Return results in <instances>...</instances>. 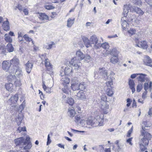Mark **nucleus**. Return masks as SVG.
<instances>
[{
  "label": "nucleus",
  "mask_w": 152,
  "mask_h": 152,
  "mask_svg": "<svg viewBox=\"0 0 152 152\" xmlns=\"http://www.w3.org/2000/svg\"><path fill=\"white\" fill-rule=\"evenodd\" d=\"M30 137L27 136L25 140H24V139L23 137H21L15 139V142L17 146L21 145L23 146L24 145H26L24 147V149H29L32 147L31 143L30 141Z\"/></svg>",
  "instance_id": "nucleus-1"
},
{
  "label": "nucleus",
  "mask_w": 152,
  "mask_h": 152,
  "mask_svg": "<svg viewBox=\"0 0 152 152\" xmlns=\"http://www.w3.org/2000/svg\"><path fill=\"white\" fill-rule=\"evenodd\" d=\"M114 75L115 73L111 71L110 75L106 79V85L107 87L110 88L107 89L106 92L107 94L110 96H112L113 94L111 86L113 84V80L115 79L114 77Z\"/></svg>",
  "instance_id": "nucleus-2"
},
{
  "label": "nucleus",
  "mask_w": 152,
  "mask_h": 152,
  "mask_svg": "<svg viewBox=\"0 0 152 152\" xmlns=\"http://www.w3.org/2000/svg\"><path fill=\"white\" fill-rule=\"evenodd\" d=\"M140 140L139 144L141 150L144 151L146 149L145 146L148 145L149 140H151L152 136L151 134L147 133Z\"/></svg>",
  "instance_id": "nucleus-3"
},
{
  "label": "nucleus",
  "mask_w": 152,
  "mask_h": 152,
  "mask_svg": "<svg viewBox=\"0 0 152 152\" xmlns=\"http://www.w3.org/2000/svg\"><path fill=\"white\" fill-rule=\"evenodd\" d=\"M10 63L12 66L9 70V72L10 73H14L15 69L19 67V59L15 57L10 61Z\"/></svg>",
  "instance_id": "nucleus-4"
},
{
  "label": "nucleus",
  "mask_w": 152,
  "mask_h": 152,
  "mask_svg": "<svg viewBox=\"0 0 152 152\" xmlns=\"http://www.w3.org/2000/svg\"><path fill=\"white\" fill-rule=\"evenodd\" d=\"M107 72V70L105 69L104 68H100L97 72L94 73L95 76L96 77H105L108 76Z\"/></svg>",
  "instance_id": "nucleus-5"
},
{
  "label": "nucleus",
  "mask_w": 152,
  "mask_h": 152,
  "mask_svg": "<svg viewBox=\"0 0 152 152\" xmlns=\"http://www.w3.org/2000/svg\"><path fill=\"white\" fill-rule=\"evenodd\" d=\"M141 126L142 129L140 131L141 132L140 137L145 136L146 134L147 133L151 134L148 132V129L145 128V127L147 128L149 126L147 124V121H143L141 124Z\"/></svg>",
  "instance_id": "nucleus-6"
},
{
  "label": "nucleus",
  "mask_w": 152,
  "mask_h": 152,
  "mask_svg": "<svg viewBox=\"0 0 152 152\" xmlns=\"http://www.w3.org/2000/svg\"><path fill=\"white\" fill-rule=\"evenodd\" d=\"M67 64L69 67L74 66L75 69H77L80 66V62L79 60H76V58H73L71 61L67 62Z\"/></svg>",
  "instance_id": "nucleus-7"
},
{
  "label": "nucleus",
  "mask_w": 152,
  "mask_h": 152,
  "mask_svg": "<svg viewBox=\"0 0 152 152\" xmlns=\"http://www.w3.org/2000/svg\"><path fill=\"white\" fill-rule=\"evenodd\" d=\"M16 77L15 75H13L10 74L8 76V80L9 81L11 82H14L15 86H19L21 85V83L20 79H17L15 80Z\"/></svg>",
  "instance_id": "nucleus-8"
},
{
  "label": "nucleus",
  "mask_w": 152,
  "mask_h": 152,
  "mask_svg": "<svg viewBox=\"0 0 152 152\" xmlns=\"http://www.w3.org/2000/svg\"><path fill=\"white\" fill-rule=\"evenodd\" d=\"M94 126H101L102 123L103 122V120L99 116H97L93 119Z\"/></svg>",
  "instance_id": "nucleus-9"
},
{
  "label": "nucleus",
  "mask_w": 152,
  "mask_h": 152,
  "mask_svg": "<svg viewBox=\"0 0 152 152\" xmlns=\"http://www.w3.org/2000/svg\"><path fill=\"white\" fill-rule=\"evenodd\" d=\"M132 19H129L127 18H125V20H124L123 18H122L121 19V23L122 26V27L124 30H126V29H128V28L129 27V25L128 22L127 21H130L132 20Z\"/></svg>",
  "instance_id": "nucleus-10"
},
{
  "label": "nucleus",
  "mask_w": 152,
  "mask_h": 152,
  "mask_svg": "<svg viewBox=\"0 0 152 152\" xmlns=\"http://www.w3.org/2000/svg\"><path fill=\"white\" fill-rule=\"evenodd\" d=\"M137 44L136 45L138 47L144 49H146L148 47V45L146 42L145 41H143L141 42H138V39H136L135 40Z\"/></svg>",
  "instance_id": "nucleus-11"
},
{
  "label": "nucleus",
  "mask_w": 152,
  "mask_h": 152,
  "mask_svg": "<svg viewBox=\"0 0 152 152\" xmlns=\"http://www.w3.org/2000/svg\"><path fill=\"white\" fill-rule=\"evenodd\" d=\"M143 64L152 67V60L147 55H145L144 56L143 59Z\"/></svg>",
  "instance_id": "nucleus-12"
},
{
  "label": "nucleus",
  "mask_w": 152,
  "mask_h": 152,
  "mask_svg": "<svg viewBox=\"0 0 152 152\" xmlns=\"http://www.w3.org/2000/svg\"><path fill=\"white\" fill-rule=\"evenodd\" d=\"M11 66L9 60L4 61L2 63V69L4 70L8 71L9 72V70Z\"/></svg>",
  "instance_id": "nucleus-13"
},
{
  "label": "nucleus",
  "mask_w": 152,
  "mask_h": 152,
  "mask_svg": "<svg viewBox=\"0 0 152 152\" xmlns=\"http://www.w3.org/2000/svg\"><path fill=\"white\" fill-rule=\"evenodd\" d=\"M18 99V95L17 94H16L11 97L10 99L8 100V102L9 104L11 103V104H15L17 103Z\"/></svg>",
  "instance_id": "nucleus-14"
},
{
  "label": "nucleus",
  "mask_w": 152,
  "mask_h": 152,
  "mask_svg": "<svg viewBox=\"0 0 152 152\" xmlns=\"http://www.w3.org/2000/svg\"><path fill=\"white\" fill-rule=\"evenodd\" d=\"M76 55L75 58H77L78 59L77 60L79 61L82 60L85 58V55L80 50L77 51Z\"/></svg>",
  "instance_id": "nucleus-15"
},
{
  "label": "nucleus",
  "mask_w": 152,
  "mask_h": 152,
  "mask_svg": "<svg viewBox=\"0 0 152 152\" xmlns=\"http://www.w3.org/2000/svg\"><path fill=\"white\" fill-rule=\"evenodd\" d=\"M45 64L47 70L48 71L51 72L53 70L52 65L50 63L49 60L48 58H46L45 59Z\"/></svg>",
  "instance_id": "nucleus-16"
},
{
  "label": "nucleus",
  "mask_w": 152,
  "mask_h": 152,
  "mask_svg": "<svg viewBox=\"0 0 152 152\" xmlns=\"http://www.w3.org/2000/svg\"><path fill=\"white\" fill-rule=\"evenodd\" d=\"M39 18L40 20L44 21L40 23V24L47 22V20H48V16L45 13L40 14Z\"/></svg>",
  "instance_id": "nucleus-17"
},
{
  "label": "nucleus",
  "mask_w": 152,
  "mask_h": 152,
  "mask_svg": "<svg viewBox=\"0 0 152 152\" xmlns=\"http://www.w3.org/2000/svg\"><path fill=\"white\" fill-rule=\"evenodd\" d=\"M25 66L26 72L28 73H29L31 72L33 66V64L30 63L29 61H28L27 63L25 64Z\"/></svg>",
  "instance_id": "nucleus-18"
},
{
  "label": "nucleus",
  "mask_w": 152,
  "mask_h": 152,
  "mask_svg": "<svg viewBox=\"0 0 152 152\" xmlns=\"http://www.w3.org/2000/svg\"><path fill=\"white\" fill-rule=\"evenodd\" d=\"M129 8L127 5H124L123 14L124 17L126 18H128V13L129 12Z\"/></svg>",
  "instance_id": "nucleus-19"
},
{
  "label": "nucleus",
  "mask_w": 152,
  "mask_h": 152,
  "mask_svg": "<svg viewBox=\"0 0 152 152\" xmlns=\"http://www.w3.org/2000/svg\"><path fill=\"white\" fill-rule=\"evenodd\" d=\"M100 106L101 108L103 110H105L109 108V105L108 104L106 101H100Z\"/></svg>",
  "instance_id": "nucleus-20"
},
{
  "label": "nucleus",
  "mask_w": 152,
  "mask_h": 152,
  "mask_svg": "<svg viewBox=\"0 0 152 152\" xmlns=\"http://www.w3.org/2000/svg\"><path fill=\"white\" fill-rule=\"evenodd\" d=\"M2 27L5 31H8L10 30V27L9 26V22L7 19V20L4 21L2 24Z\"/></svg>",
  "instance_id": "nucleus-21"
},
{
  "label": "nucleus",
  "mask_w": 152,
  "mask_h": 152,
  "mask_svg": "<svg viewBox=\"0 0 152 152\" xmlns=\"http://www.w3.org/2000/svg\"><path fill=\"white\" fill-rule=\"evenodd\" d=\"M7 53L4 46L3 44H0V55H2V56L6 55Z\"/></svg>",
  "instance_id": "nucleus-22"
},
{
  "label": "nucleus",
  "mask_w": 152,
  "mask_h": 152,
  "mask_svg": "<svg viewBox=\"0 0 152 152\" xmlns=\"http://www.w3.org/2000/svg\"><path fill=\"white\" fill-rule=\"evenodd\" d=\"M129 84L130 88L132 90V93H133L135 91L134 88L135 83L134 81L132 80H130L129 82Z\"/></svg>",
  "instance_id": "nucleus-23"
},
{
  "label": "nucleus",
  "mask_w": 152,
  "mask_h": 152,
  "mask_svg": "<svg viewBox=\"0 0 152 152\" xmlns=\"http://www.w3.org/2000/svg\"><path fill=\"white\" fill-rule=\"evenodd\" d=\"M110 54L113 56H118L119 53V52L118 51L116 48H114L110 50Z\"/></svg>",
  "instance_id": "nucleus-24"
},
{
  "label": "nucleus",
  "mask_w": 152,
  "mask_h": 152,
  "mask_svg": "<svg viewBox=\"0 0 152 152\" xmlns=\"http://www.w3.org/2000/svg\"><path fill=\"white\" fill-rule=\"evenodd\" d=\"M77 98L82 100H84L86 99L85 94L83 92H79L77 95Z\"/></svg>",
  "instance_id": "nucleus-25"
},
{
  "label": "nucleus",
  "mask_w": 152,
  "mask_h": 152,
  "mask_svg": "<svg viewBox=\"0 0 152 152\" xmlns=\"http://www.w3.org/2000/svg\"><path fill=\"white\" fill-rule=\"evenodd\" d=\"M5 86L6 89L8 91H11L13 89V85L12 83H7L5 84Z\"/></svg>",
  "instance_id": "nucleus-26"
},
{
  "label": "nucleus",
  "mask_w": 152,
  "mask_h": 152,
  "mask_svg": "<svg viewBox=\"0 0 152 152\" xmlns=\"http://www.w3.org/2000/svg\"><path fill=\"white\" fill-rule=\"evenodd\" d=\"M15 73L16 75L19 77H21L22 76V71L20 69L19 67L15 69V72L14 73H10V74L13 75V74L14 75Z\"/></svg>",
  "instance_id": "nucleus-27"
},
{
  "label": "nucleus",
  "mask_w": 152,
  "mask_h": 152,
  "mask_svg": "<svg viewBox=\"0 0 152 152\" xmlns=\"http://www.w3.org/2000/svg\"><path fill=\"white\" fill-rule=\"evenodd\" d=\"M118 56H113L110 59V62L113 64L117 63L118 61Z\"/></svg>",
  "instance_id": "nucleus-28"
},
{
  "label": "nucleus",
  "mask_w": 152,
  "mask_h": 152,
  "mask_svg": "<svg viewBox=\"0 0 152 152\" xmlns=\"http://www.w3.org/2000/svg\"><path fill=\"white\" fill-rule=\"evenodd\" d=\"M85 46L87 48L91 46V39L89 40L88 39H83Z\"/></svg>",
  "instance_id": "nucleus-29"
},
{
  "label": "nucleus",
  "mask_w": 152,
  "mask_h": 152,
  "mask_svg": "<svg viewBox=\"0 0 152 152\" xmlns=\"http://www.w3.org/2000/svg\"><path fill=\"white\" fill-rule=\"evenodd\" d=\"M75 18H73L72 19L69 18L67 21V26L68 27H71L74 22Z\"/></svg>",
  "instance_id": "nucleus-30"
},
{
  "label": "nucleus",
  "mask_w": 152,
  "mask_h": 152,
  "mask_svg": "<svg viewBox=\"0 0 152 152\" xmlns=\"http://www.w3.org/2000/svg\"><path fill=\"white\" fill-rule=\"evenodd\" d=\"M61 81L62 82V83L63 85H64L65 83V85L66 84H69L70 82L69 79L66 76H64L62 77Z\"/></svg>",
  "instance_id": "nucleus-31"
},
{
  "label": "nucleus",
  "mask_w": 152,
  "mask_h": 152,
  "mask_svg": "<svg viewBox=\"0 0 152 152\" xmlns=\"http://www.w3.org/2000/svg\"><path fill=\"white\" fill-rule=\"evenodd\" d=\"M72 69L71 67H66L64 71V74L66 75H69L72 72Z\"/></svg>",
  "instance_id": "nucleus-32"
},
{
  "label": "nucleus",
  "mask_w": 152,
  "mask_h": 152,
  "mask_svg": "<svg viewBox=\"0 0 152 152\" xmlns=\"http://www.w3.org/2000/svg\"><path fill=\"white\" fill-rule=\"evenodd\" d=\"M71 88L73 91H76L79 90V84L78 83H73L71 85Z\"/></svg>",
  "instance_id": "nucleus-33"
},
{
  "label": "nucleus",
  "mask_w": 152,
  "mask_h": 152,
  "mask_svg": "<svg viewBox=\"0 0 152 152\" xmlns=\"http://www.w3.org/2000/svg\"><path fill=\"white\" fill-rule=\"evenodd\" d=\"M72 108H69L68 109V114L70 117H73L75 114V112L73 107Z\"/></svg>",
  "instance_id": "nucleus-34"
},
{
  "label": "nucleus",
  "mask_w": 152,
  "mask_h": 152,
  "mask_svg": "<svg viewBox=\"0 0 152 152\" xmlns=\"http://www.w3.org/2000/svg\"><path fill=\"white\" fill-rule=\"evenodd\" d=\"M6 49L9 52H12L14 51V48L11 43H9L7 45Z\"/></svg>",
  "instance_id": "nucleus-35"
},
{
  "label": "nucleus",
  "mask_w": 152,
  "mask_h": 152,
  "mask_svg": "<svg viewBox=\"0 0 152 152\" xmlns=\"http://www.w3.org/2000/svg\"><path fill=\"white\" fill-rule=\"evenodd\" d=\"M42 87L44 91H45L46 93L48 94H50L52 92L51 87L49 88L46 87V85L44 83H43V85Z\"/></svg>",
  "instance_id": "nucleus-36"
},
{
  "label": "nucleus",
  "mask_w": 152,
  "mask_h": 152,
  "mask_svg": "<svg viewBox=\"0 0 152 152\" xmlns=\"http://www.w3.org/2000/svg\"><path fill=\"white\" fill-rule=\"evenodd\" d=\"M140 76L139 77L138 81L142 82L145 81V76L146 75L145 74H140Z\"/></svg>",
  "instance_id": "nucleus-37"
},
{
  "label": "nucleus",
  "mask_w": 152,
  "mask_h": 152,
  "mask_svg": "<svg viewBox=\"0 0 152 152\" xmlns=\"http://www.w3.org/2000/svg\"><path fill=\"white\" fill-rule=\"evenodd\" d=\"M86 88V87L84 85V83L79 84V90L83 91Z\"/></svg>",
  "instance_id": "nucleus-38"
},
{
  "label": "nucleus",
  "mask_w": 152,
  "mask_h": 152,
  "mask_svg": "<svg viewBox=\"0 0 152 152\" xmlns=\"http://www.w3.org/2000/svg\"><path fill=\"white\" fill-rule=\"evenodd\" d=\"M135 11L140 15H142L144 13L143 11L139 8L137 7H135Z\"/></svg>",
  "instance_id": "nucleus-39"
},
{
  "label": "nucleus",
  "mask_w": 152,
  "mask_h": 152,
  "mask_svg": "<svg viewBox=\"0 0 152 152\" xmlns=\"http://www.w3.org/2000/svg\"><path fill=\"white\" fill-rule=\"evenodd\" d=\"M91 58V57L89 55L86 54V56L85 55V58H84V61L86 63L89 62Z\"/></svg>",
  "instance_id": "nucleus-40"
},
{
  "label": "nucleus",
  "mask_w": 152,
  "mask_h": 152,
  "mask_svg": "<svg viewBox=\"0 0 152 152\" xmlns=\"http://www.w3.org/2000/svg\"><path fill=\"white\" fill-rule=\"evenodd\" d=\"M86 123L88 125L94 126L93 121L92 118H88L86 121Z\"/></svg>",
  "instance_id": "nucleus-41"
},
{
  "label": "nucleus",
  "mask_w": 152,
  "mask_h": 152,
  "mask_svg": "<svg viewBox=\"0 0 152 152\" xmlns=\"http://www.w3.org/2000/svg\"><path fill=\"white\" fill-rule=\"evenodd\" d=\"M55 45V43L53 42H50L48 44V45L46 47V48L48 49H51L52 47H54Z\"/></svg>",
  "instance_id": "nucleus-42"
},
{
  "label": "nucleus",
  "mask_w": 152,
  "mask_h": 152,
  "mask_svg": "<svg viewBox=\"0 0 152 152\" xmlns=\"http://www.w3.org/2000/svg\"><path fill=\"white\" fill-rule=\"evenodd\" d=\"M67 103L70 105L72 106L74 103V100L72 98H68L67 100Z\"/></svg>",
  "instance_id": "nucleus-43"
},
{
  "label": "nucleus",
  "mask_w": 152,
  "mask_h": 152,
  "mask_svg": "<svg viewBox=\"0 0 152 152\" xmlns=\"http://www.w3.org/2000/svg\"><path fill=\"white\" fill-rule=\"evenodd\" d=\"M143 88L142 84H139L137 86V92H140Z\"/></svg>",
  "instance_id": "nucleus-44"
},
{
  "label": "nucleus",
  "mask_w": 152,
  "mask_h": 152,
  "mask_svg": "<svg viewBox=\"0 0 152 152\" xmlns=\"http://www.w3.org/2000/svg\"><path fill=\"white\" fill-rule=\"evenodd\" d=\"M102 47L105 49H107L109 48V45L108 43L105 42L102 44Z\"/></svg>",
  "instance_id": "nucleus-45"
},
{
  "label": "nucleus",
  "mask_w": 152,
  "mask_h": 152,
  "mask_svg": "<svg viewBox=\"0 0 152 152\" xmlns=\"http://www.w3.org/2000/svg\"><path fill=\"white\" fill-rule=\"evenodd\" d=\"M19 39V41L21 42V43L23 42L24 43H26L27 42L31 40V39Z\"/></svg>",
  "instance_id": "nucleus-46"
},
{
  "label": "nucleus",
  "mask_w": 152,
  "mask_h": 152,
  "mask_svg": "<svg viewBox=\"0 0 152 152\" xmlns=\"http://www.w3.org/2000/svg\"><path fill=\"white\" fill-rule=\"evenodd\" d=\"M62 90L63 92L64 93L68 94L69 93V89L66 85L65 86H64V88H62Z\"/></svg>",
  "instance_id": "nucleus-47"
},
{
  "label": "nucleus",
  "mask_w": 152,
  "mask_h": 152,
  "mask_svg": "<svg viewBox=\"0 0 152 152\" xmlns=\"http://www.w3.org/2000/svg\"><path fill=\"white\" fill-rule=\"evenodd\" d=\"M136 30L133 28L131 29L128 31V32L129 34L131 35L135 34L136 33Z\"/></svg>",
  "instance_id": "nucleus-48"
},
{
  "label": "nucleus",
  "mask_w": 152,
  "mask_h": 152,
  "mask_svg": "<svg viewBox=\"0 0 152 152\" xmlns=\"http://www.w3.org/2000/svg\"><path fill=\"white\" fill-rule=\"evenodd\" d=\"M23 119V118L22 117H20L19 116L18 118H17L16 120L17 124L18 125H19L21 123V122L22 121V120Z\"/></svg>",
  "instance_id": "nucleus-49"
},
{
  "label": "nucleus",
  "mask_w": 152,
  "mask_h": 152,
  "mask_svg": "<svg viewBox=\"0 0 152 152\" xmlns=\"http://www.w3.org/2000/svg\"><path fill=\"white\" fill-rule=\"evenodd\" d=\"M18 132H20L22 131H26V127L24 126L23 127H18L17 130Z\"/></svg>",
  "instance_id": "nucleus-50"
},
{
  "label": "nucleus",
  "mask_w": 152,
  "mask_h": 152,
  "mask_svg": "<svg viewBox=\"0 0 152 152\" xmlns=\"http://www.w3.org/2000/svg\"><path fill=\"white\" fill-rule=\"evenodd\" d=\"M45 8L48 10H50L53 9L55 8L54 7L51 5H45L44 6Z\"/></svg>",
  "instance_id": "nucleus-51"
},
{
  "label": "nucleus",
  "mask_w": 152,
  "mask_h": 152,
  "mask_svg": "<svg viewBox=\"0 0 152 152\" xmlns=\"http://www.w3.org/2000/svg\"><path fill=\"white\" fill-rule=\"evenodd\" d=\"M91 39V44H94L96 45L98 41V39Z\"/></svg>",
  "instance_id": "nucleus-52"
},
{
  "label": "nucleus",
  "mask_w": 152,
  "mask_h": 152,
  "mask_svg": "<svg viewBox=\"0 0 152 152\" xmlns=\"http://www.w3.org/2000/svg\"><path fill=\"white\" fill-rule=\"evenodd\" d=\"M134 3L135 4L139 6L141 5L142 4L141 0H134Z\"/></svg>",
  "instance_id": "nucleus-53"
},
{
  "label": "nucleus",
  "mask_w": 152,
  "mask_h": 152,
  "mask_svg": "<svg viewBox=\"0 0 152 152\" xmlns=\"http://www.w3.org/2000/svg\"><path fill=\"white\" fill-rule=\"evenodd\" d=\"M133 130V127L132 126L131 129L129 130L127 134V137H130V135L132 133Z\"/></svg>",
  "instance_id": "nucleus-54"
},
{
  "label": "nucleus",
  "mask_w": 152,
  "mask_h": 152,
  "mask_svg": "<svg viewBox=\"0 0 152 152\" xmlns=\"http://www.w3.org/2000/svg\"><path fill=\"white\" fill-rule=\"evenodd\" d=\"M47 53H44L39 56V57L41 58L42 60H44V59L47 58Z\"/></svg>",
  "instance_id": "nucleus-55"
},
{
  "label": "nucleus",
  "mask_w": 152,
  "mask_h": 152,
  "mask_svg": "<svg viewBox=\"0 0 152 152\" xmlns=\"http://www.w3.org/2000/svg\"><path fill=\"white\" fill-rule=\"evenodd\" d=\"M25 100H24L22 103L20 105L19 108L21 110V111H22L24 108L25 107Z\"/></svg>",
  "instance_id": "nucleus-56"
},
{
  "label": "nucleus",
  "mask_w": 152,
  "mask_h": 152,
  "mask_svg": "<svg viewBox=\"0 0 152 152\" xmlns=\"http://www.w3.org/2000/svg\"><path fill=\"white\" fill-rule=\"evenodd\" d=\"M17 8L20 11H22L23 10L21 5L20 4H18L17 6L15 8V10H16Z\"/></svg>",
  "instance_id": "nucleus-57"
},
{
  "label": "nucleus",
  "mask_w": 152,
  "mask_h": 152,
  "mask_svg": "<svg viewBox=\"0 0 152 152\" xmlns=\"http://www.w3.org/2000/svg\"><path fill=\"white\" fill-rule=\"evenodd\" d=\"M146 3L150 6L152 7V0H144Z\"/></svg>",
  "instance_id": "nucleus-58"
},
{
  "label": "nucleus",
  "mask_w": 152,
  "mask_h": 152,
  "mask_svg": "<svg viewBox=\"0 0 152 152\" xmlns=\"http://www.w3.org/2000/svg\"><path fill=\"white\" fill-rule=\"evenodd\" d=\"M148 83H145L144 84V88L145 91H147L148 88Z\"/></svg>",
  "instance_id": "nucleus-59"
},
{
  "label": "nucleus",
  "mask_w": 152,
  "mask_h": 152,
  "mask_svg": "<svg viewBox=\"0 0 152 152\" xmlns=\"http://www.w3.org/2000/svg\"><path fill=\"white\" fill-rule=\"evenodd\" d=\"M51 140L50 139V137L49 134H48V139H47V145H49L50 143H51Z\"/></svg>",
  "instance_id": "nucleus-60"
},
{
  "label": "nucleus",
  "mask_w": 152,
  "mask_h": 152,
  "mask_svg": "<svg viewBox=\"0 0 152 152\" xmlns=\"http://www.w3.org/2000/svg\"><path fill=\"white\" fill-rule=\"evenodd\" d=\"M147 94V91H145L142 93V98L143 99H145L146 97V95Z\"/></svg>",
  "instance_id": "nucleus-61"
},
{
  "label": "nucleus",
  "mask_w": 152,
  "mask_h": 152,
  "mask_svg": "<svg viewBox=\"0 0 152 152\" xmlns=\"http://www.w3.org/2000/svg\"><path fill=\"white\" fill-rule=\"evenodd\" d=\"M132 138H129L127 139L126 140L127 142L128 143H129V144L131 145H132V144L131 142Z\"/></svg>",
  "instance_id": "nucleus-62"
},
{
  "label": "nucleus",
  "mask_w": 152,
  "mask_h": 152,
  "mask_svg": "<svg viewBox=\"0 0 152 152\" xmlns=\"http://www.w3.org/2000/svg\"><path fill=\"white\" fill-rule=\"evenodd\" d=\"M107 100V98L105 96H101V101H106Z\"/></svg>",
  "instance_id": "nucleus-63"
},
{
  "label": "nucleus",
  "mask_w": 152,
  "mask_h": 152,
  "mask_svg": "<svg viewBox=\"0 0 152 152\" xmlns=\"http://www.w3.org/2000/svg\"><path fill=\"white\" fill-rule=\"evenodd\" d=\"M23 11L24 13L26 15H27L28 14V11L26 9H23Z\"/></svg>",
  "instance_id": "nucleus-64"
}]
</instances>
